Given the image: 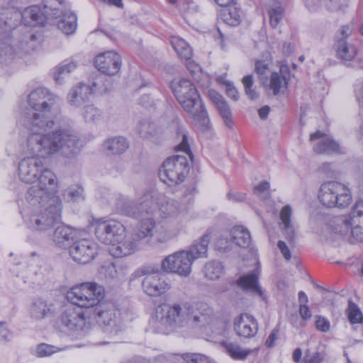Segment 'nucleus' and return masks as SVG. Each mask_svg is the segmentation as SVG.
Instances as JSON below:
<instances>
[{"mask_svg":"<svg viewBox=\"0 0 363 363\" xmlns=\"http://www.w3.org/2000/svg\"><path fill=\"white\" fill-rule=\"evenodd\" d=\"M57 96L44 87L33 90L28 96L29 106L35 112L25 121L24 125L31 135L38 136H72L74 131L69 123H58Z\"/></svg>","mask_w":363,"mask_h":363,"instance_id":"f257e3e1","label":"nucleus"},{"mask_svg":"<svg viewBox=\"0 0 363 363\" xmlns=\"http://www.w3.org/2000/svg\"><path fill=\"white\" fill-rule=\"evenodd\" d=\"M77 138H28L27 152L31 157L23 159L18 164V176L26 183L37 181L40 172L43 167L39 158L46 157L60 152L65 157L71 158L80 150Z\"/></svg>","mask_w":363,"mask_h":363,"instance_id":"f03ea898","label":"nucleus"},{"mask_svg":"<svg viewBox=\"0 0 363 363\" xmlns=\"http://www.w3.org/2000/svg\"><path fill=\"white\" fill-rule=\"evenodd\" d=\"M104 296L102 286L95 282H84L73 286L67 293L72 306L66 307L60 315L61 325L72 332L86 331L89 328L82 308L94 306Z\"/></svg>","mask_w":363,"mask_h":363,"instance_id":"7ed1b4c3","label":"nucleus"},{"mask_svg":"<svg viewBox=\"0 0 363 363\" xmlns=\"http://www.w3.org/2000/svg\"><path fill=\"white\" fill-rule=\"evenodd\" d=\"M172 89L180 105L203 129L210 128L207 111L194 84L185 78L174 79Z\"/></svg>","mask_w":363,"mask_h":363,"instance_id":"20e7f679","label":"nucleus"},{"mask_svg":"<svg viewBox=\"0 0 363 363\" xmlns=\"http://www.w3.org/2000/svg\"><path fill=\"white\" fill-rule=\"evenodd\" d=\"M32 213L26 220L29 228L35 231H46L60 220L62 201L59 196L42 199L39 203L29 204Z\"/></svg>","mask_w":363,"mask_h":363,"instance_id":"39448f33","label":"nucleus"},{"mask_svg":"<svg viewBox=\"0 0 363 363\" xmlns=\"http://www.w3.org/2000/svg\"><path fill=\"white\" fill-rule=\"evenodd\" d=\"M190 303H162L156 308V319L162 325L171 329L188 327Z\"/></svg>","mask_w":363,"mask_h":363,"instance_id":"423d86ee","label":"nucleus"},{"mask_svg":"<svg viewBox=\"0 0 363 363\" xmlns=\"http://www.w3.org/2000/svg\"><path fill=\"white\" fill-rule=\"evenodd\" d=\"M157 208L156 201L150 193L145 194L136 201L121 197L116 203L118 213L136 219L153 216Z\"/></svg>","mask_w":363,"mask_h":363,"instance_id":"0eeeda50","label":"nucleus"},{"mask_svg":"<svg viewBox=\"0 0 363 363\" xmlns=\"http://www.w3.org/2000/svg\"><path fill=\"white\" fill-rule=\"evenodd\" d=\"M37 181L38 184L30 187L26 193V199L29 204L39 203L42 199L57 196V179L51 170L43 167Z\"/></svg>","mask_w":363,"mask_h":363,"instance_id":"6e6552de","label":"nucleus"},{"mask_svg":"<svg viewBox=\"0 0 363 363\" xmlns=\"http://www.w3.org/2000/svg\"><path fill=\"white\" fill-rule=\"evenodd\" d=\"M318 199L325 207L345 208L351 203L352 196L345 184L337 182H328L320 186Z\"/></svg>","mask_w":363,"mask_h":363,"instance_id":"1a4fd4ad","label":"nucleus"},{"mask_svg":"<svg viewBox=\"0 0 363 363\" xmlns=\"http://www.w3.org/2000/svg\"><path fill=\"white\" fill-rule=\"evenodd\" d=\"M189 172V164L186 157L175 155L167 158L160 169L161 180L168 185L182 182Z\"/></svg>","mask_w":363,"mask_h":363,"instance_id":"9d476101","label":"nucleus"},{"mask_svg":"<svg viewBox=\"0 0 363 363\" xmlns=\"http://www.w3.org/2000/svg\"><path fill=\"white\" fill-rule=\"evenodd\" d=\"M138 276H145L142 288L150 296L158 297L168 291L172 286L165 276L148 267H143L136 271Z\"/></svg>","mask_w":363,"mask_h":363,"instance_id":"9b49d317","label":"nucleus"},{"mask_svg":"<svg viewBox=\"0 0 363 363\" xmlns=\"http://www.w3.org/2000/svg\"><path fill=\"white\" fill-rule=\"evenodd\" d=\"M101 300L94 306L96 320L105 332L116 335L122 329L120 311L114 304Z\"/></svg>","mask_w":363,"mask_h":363,"instance_id":"f8f14e48","label":"nucleus"},{"mask_svg":"<svg viewBox=\"0 0 363 363\" xmlns=\"http://www.w3.org/2000/svg\"><path fill=\"white\" fill-rule=\"evenodd\" d=\"M94 233L99 241L105 244H116L123 238L125 229L123 225L114 220H96L93 223Z\"/></svg>","mask_w":363,"mask_h":363,"instance_id":"ddd939ff","label":"nucleus"},{"mask_svg":"<svg viewBox=\"0 0 363 363\" xmlns=\"http://www.w3.org/2000/svg\"><path fill=\"white\" fill-rule=\"evenodd\" d=\"M27 41L11 35L0 37V68L10 65L27 51Z\"/></svg>","mask_w":363,"mask_h":363,"instance_id":"4468645a","label":"nucleus"},{"mask_svg":"<svg viewBox=\"0 0 363 363\" xmlns=\"http://www.w3.org/2000/svg\"><path fill=\"white\" fill-rule=\"evenodd\" d=\"M194 262L185 250L175 252L163 259L161 269L167 273L176 274L180 277H188L191 272Z\"/></svg>","mask_w":363,"mask_h":363,"instance_id":"2eb2a0df","label":"nucleus"},{"mask_svg":"<svg viewBox=\"0 0 363 363\" xmlns=\"http://www.w3.org/2000/svg\"><path fill=\"white\" fill-rule=\"evenodd\" d=\"M188 327L203 328L211 325L216 320L213 309L206 303L190 304Z\"/></svg>","mask_w":363,"mask_h":363,"instance_id":"dca6fc26","label":"nucleus"},{"mask_svg":"<svg viewBox=\"0 0 363 363\" xmlns=\"http://www.w3.org/2000/svg\"><path fill=\"white\" fill-rule=\"evenodd\" d=\"M69 252L74 262L85 264L96 257L98 254V245L91 240L79 239L73 242Z\"/></svg>","mask_w":363,"mask_h":363,"instance_id":"f3484780","label":"nucleus"},{"mask_svg":"<svg viewBox=\"0 0 363 363\" xmlns=\"http://www.w3.org/2000/svg\"><path fill=\"white\" fill-rule=\"evenodd\" d=\"M94 65L96 68L104 74L113 76L121 69V57L113 51H107L96 57Z\"/></svg>","mask_w":363,"mask_h":363,"instance_id":"a211bd4d","label":"nucleus"},{"mask_svg":"<svg viewBox=\"0 0 363 363\" xmlns=\"http://www.w3.org/2000/svg\"><path fill=\"white\" fill-rule=\"evenodd\" d=\"M233 329L238 336L250 339L257 335L258 323L252 315L243 313L234 318Z\"/></svg>","mask_w":363,"mask_h":363,"instance_id":"6ab92c4d","label":"nucleus"},{"mask_svg":"<svg viewBox=\"0 0 363 363\" xmlns=\"http://www.w3.org/2000/svg\"><path fill=\"white\" fill-rule=\"evenodd\" d=\"M182 227L180 221L161 220L155 230L154 239L159 243H166L179 235Z\"/></svg>","mask_w":363,"mask_h":363,"instance_id":"aec40b11","label":"nucleus"},{"mask_svg":"<svg viewBox=\"0 0 363 363\" xmlns=\"http://www.w3.org/2000/svg\"><path fill=\"white\" fill-rule=\"evenodd\" d=\"M139 240L134 235H123L120 240L113 244L110 248V253L115 257H123L134 253L138 247Z\"/></svg>","mask_w":363,"mask_h":363,"instance_id":"412c9836","label":"nucleus"},{"mask_svg":"<svg viewBox=\"0 0 363 363\" xmlns=\"http://www.w3.org/2000/svg\"><path fill=\"white\" fill-rule=\"evenodd\" d=\"M159 210L161 220L182 223L183 212L180 203L177 201L173 199L166 201L160 205Z\"/></svg>","mask_w":363,"mask_h":363,"instance_id":"4be33fe9","label":"nucleus"},{"mask_svg":"<svg viewBox=\"0 0 363 363\" xmlns=\"http://www.w3.org/2000/svg\"><path fill=\"white\" fill-rule=\"evenodd\" d=\"M91 89L89 85L80 83L72 87L68 94V101L71 106L80 107L89 101Z\"/></svg>","mask_w":363,"mask_h":363,"instance_id":"5701e85b","label":"nucleus"},{"mask_svg":"<svg viewBox=\"0 0 363 363\" xmlns=\"http://www.w3.org/2000/svg\"><path fill=\"white\" fill-rule=\"evenodd\" d=\"M289 71L286 66H281L279 72H272L270 74V80L269 88L272 90L274 95L283 93L288 86Z\"/></svg>","mask_w":363,"mask_h":363,"instance_id":"b1692460","label":"nucleus"},{"mask_svg":"<svg viewBox=\"0 0 363 363\" xmlns=\"http://www.w3.org/2000/svg\"><path fill=\"white\" fill-rule=\"evenodd\" d=\"M210 240L211 235L204 234L199 239L196 240L185 252L192 258L193 262L199 258L206 257Z\"/></svg>","mask_w":363,"mask_h":363,"instance_id":"393cba45","label":"nucleus"},{"mask_svg":"<svg viewBox=\"0 0 363 363\" xmlns=\"http://www.w3.org/2000/svg\"><path fill=\"white\" fill-rule=\"evenodd\" d=\"M53 311V305L42 298L35 299L29 309L30 317L37 320L50 316Z\"/></svg>","mask_w":363,"mask_h":363,"instance_id":"a878e982","label":"nucleus"},{"mask_svg":"<svg viewBox=\"0 0 363 363\" xmlns=\"http://www.w3.org/2000/svg\"><path fill=\"white\" fill-rule=\"evenodd\" d=\"M139 223L137 226V230L134 235L140 241L146 238H154L155 230L157 225L153 216L138 218Z\"/></svg>","mask_w":363,"mask_h":363,"instance_id":"bb28decb","label":"nucleus"},{"mask_svg":"<svg viewBox=\"0 0 363 363\" xmlns=\"http://www.w3.org/2000/svg\"><path fill=\"white\" fill-rule=\"evenodd\" d=\"M236 284L244 291H250L259 296H262V291L258 283V277L254 272L240 276L237 279Z\"/></svg>","mask_w":363,"mask_h":363,"instance_id":"cd10ccee","label":"nucleus"},{"mask_svg":"<svg viewBox=\"0 0 363 363\" xmlns=\"http://www.w3.org/2000/svg\"><path fill=\"white\" fill-rule=\"evenodd\" d=\"M220 12V19L226 24L231 26L239 25L242 21V11L235 2L227 7H223Z\"/></svg>","mask_w":363,"mask_h":363,"instance_id":"c85d7f7f","label":"nucleus"},{"mask_svg":"<svg viewBox=\"0 0 363 363\" xmlns=\"http://www.w3.org/2000/svg\"><path fill=\"white\" fill-rule=\"evenodd\" d=\"M129 146L125 138H108L102 145V150L108 155L121 154Z\"/></svg>","mask_w":363,"mask_h":363,"instance_id":"c756f323","label":"nucleus"},{"mask_svg":"<svg viewBox=\"0 0 363 363\" xmlns=\"http://www.w3.org/2000/svg\"><path fill=\"white\" fill-rule=\"evenodd\" d=\"M291 214L292 209L289 205L285 206L280 213V218L284 225V234L291 245L295 242V228L291 222Z\"/></svg>","mask_w":363,"mask_h":363,"instance_id":"7c9ffc66","label":"nucleus"},{"mask_svg":"<svg viewBox=\"0 0 363 363\" xmlns=\"http://www.w3.org/2000/svg\"><path fill=\"white\" fill-rule=\"evenodd\" d=\"M220 345L225 349L226 353L235 360H245L251 353V350L243 349L238 343L230 340L222 341Z\"/></svg>","mask_w":363,"mask_h":363,"instance_id":"2f4dec72","label":"nucleus"},{"mask_svg":"<svg viewBox=\"0 0 363 363\" xmlns=\"http://www.w3.org/2000/svg\"><path fill=\"white\" fill-rule=\"evenodd\" d=\"M77 232L74 229L65 225L58 226L53 233V241L56 245L65 246L71 241L76 240Z\"/></svg>","mask_w":363,"mask_h":363,"instance_id":"473e14b6","label":"nucleus"},{"mask_svg":"<svg viewBox=\"0 0 363 363\" xmlns=\"http://www.w3.org/2000/svg\"><path fill=\"white\" fill-rule=\"evenodd\" d=\"M60 21L57 22V27L66 35L72 34L77 28V16L69 10H66L57 16Z\"/></svg>","mask_w":363,"mask_h":363,"instance_id":"72a5a7b5","label":"nucleus"},{"mask_svg":"<svg viewBox=\"0 0 363 363\" xmlns=\"http://www.w3.org/2000/svg\"><path fill=\"white\" fill-rule=\"evenodd\" d=\"M352 223L350 215H344L334 217L330 220V227L335 233L346 235L350 232Z\"/></svg>","mask_w":363,"mask_h":363,"instance_id":"f704fd0d","label":"nucleus"},{"mask_svg":"<svg viewBox=\"0 0 363 363\" xmlns=\"http://www.w3.org/2000/svg\"><path fill=\"white\" fill-rule=\"evenodd\" d=\"M314 152L317 154H330L333 152L344 153L341 147L338 143L332 140L330 138H325L324 139L317 142L313 145Z\"/></svg>","mask_w":363,"mask_h":363,"instance_id":"c9c22d12","label":"nucleus"},{"mask_svg":"<svg viewBox=\"0 0 363 363\" xmlns=\"http://www.w3.org/2000/svg\"><path fill=\"white\" fill-rule=\"evenodd\" d=\"M335 46L337 56L342 60H352L357 55L356 48L345 39H337Z\"/></svg>","mask_w":363,"mask_h":363,"instance_id":"e433bc0d","label":"nucleus"},{"mask_svg":"<svg viewBox=\"0 0 363 363\" xmlns=\"http://www.w3.org/2000/svg\"><path fill=\"white\" fill-rule=\"evenodd\" d=\"M155 133L158 135L164 134L167 135L187 136L188 133L182 122L178 118H175L172 120L170 123L159 128Z\"/></svg>","mask_w":363,"mask_h":363,"instance_id":"4c0bfd02","label":"nucleus"},{"mask_svg":"<svg viewBox=\"0 0 363 363\" xmlns=\"http://www.w3.org/2000/svg\"><path fill=\"white\" fill-rule=\"evenodd\" d=\"M231 238L238 246L246 248L251 243L250 232L242 226H235L231 230Z\"/></svg>","mask_w":363,"mask_h":363,"instance_id":"58836bf2","label":"nucleus"},{"mask_svg":"<svg viewBox=\"0 0 363 363\" xmlns=\"http://www.w3.org/2000/svg\"><path fill=\"white\" fill-rule=\"evenodd\" d=\"M64 0H44L43 8L48 18H57V16L67 9L65 7Z\"/></svg>","mask_w":363,"mask_h":363,"instance_id":"ea45409f","label":"nucleus"},{"mask_svg":"<svg viewBox=\"0 0 363 363\" xmlns=\"http://www.w3.org/2000/svg\"><path fill=\"white\" fill-rule=\"evenodd\" d=\"M203 272L206 278L216 280L223 274L224 267L220 262L213 260L205 264Z\"/></svg>","mask_w":363,"mask_h":363,"instance_id":"a19ab883","label":"nucleus"},{"mask_svg":"<svg viewBox=\"0 0 363 363\" xmlns=\"http://www.w3.org/2000/svg\"><path fill=\"white\" fill-rule=\"evenodd\" d=\"M171 44L181 57L186 60H191L193 54L192 50L184 40L179 37H172Z\"/></svg>","mask_w":363,"mask_h":363,"instance_id":"79ce46f5","label":"nucleus"},{"mask_svg":"<svg viewBox=\"0 0 363 363\" xmlns=\"http://www.w3.org/2000/svg\"><path fill=\"white\" fill-rule=\"evenodd\" d=\"M19 16L20 15L18 13L12 14L9 11H6L0 14V27L4 32V34L2 35H8L6 33L17 26V18H18Z\"/></svg>","mask_w":363,"mask_h":363,"instance_id":"37998d69","label":"nucleus"},{"mask_svg":"<svg viewBox=\"0 0 363 363\" xmlns=\"http://www.w3.org/2000/svg\"><path fill=\"white\" fill-rule=\"evenodd\" d=\"M345 0H304L306 6L311 11L318 9L323 3L331 9H339Z\"/></svg>","mask_w":363,"mask_h":363,"instance_id":"c03bdc74","label":"nucleus"},{"mask_svg":"<svg viewBox=\"0 0 363 363\" xmlns=\"http://www.w3.org/2000/svg\"><path fill=\"white\" fill-rule=\"evenodd\" d=\"M255 72L257 74L261 84L267 86L268 76L270 73L269 62L267 60H257L255 64Z\"/></svg>","mask_w":363,"mask_h":363,"instance_id":"a18cd8bd","label":"nucleus"},{"mask_svg":"<svg viewBox=\"0 0 363 363\" xmlns=\"http://www.w3.org/2000/svg\"><path fill=\"white\" fill-rule=\"evenodd\" d=\"M25 15L27 18H30L33 21L39 24L43 23L45 19L50 18L47 17L44 8L41 9L38 6H32L28 8L26 11Z\"/></svg>","mask_w":363,"mask_h":363,"instance_id":"49530a36","label":"nucleus"},{"mask_svg":"<svg viewBox=\"0 0 363 363\" xmlns=\"http://www.w3.org/2000/svg\"><path fill=\"white\" fill-rule=\"evenodd\" d=\"M106 82H108V80H105V79L99 75L96 77L95 80L91 83V85L89 86L91 89V94L94 93H98L100 94H106L111 90L110 84L108 83L109 86L106 84Z\"/></svg>","mask_w":363,"mask_h":363,"instance_id":"de8ad7c7","label":"nucleus"},{"mask_svg":"<svg viewBox=\"0 0 363 363\" xmlns=\"http://www.w3.org/2000/svg\"><path fill=\"white\" fill-rule=\"evenodd\" d=\"M242 82L244 86L245 92L248 98L251 100H256L259 97V94L257 92L255 89H253L254 79L252 74H248L245 76Z\"/></svg>","mask_w":363,"mask_h":363,"instance_id":"09e8293b","label":"nucleus"},{"mask_svg":"<svg viewBox=\"0 0 363 363\" xmlns=\"http://www.w3.org/2000/svg\"><path fill=\"white\" fill-rule=\"evenodd\" d=\"M268 14L271 26L276 28L283 18L284 9L280 5L276 6L269 9Z\"/></svg>","mask_w":363,"mask_h":363,"instance_id":"8fccbe9b","label":"nucleus"},{"mask_svg":"<svg viewBox=\"0 0 363 363\" xmlns=\"http://www.w3.org/2000/svg\"><path fill=\"white\" fill-rule=\"evenodd\" d=\"M347 313L351 323H358L363 320V315L360 309L352 301H349Z\"/></svg>","mask_w":363,"mask_h":363,"instance_id":"3c124183","label":"nucleus"},{"mask_svg":"<svg viewBox=\"0 0 363 363\" xmlns=\"http://www.w3.org/2000/svg\"><path fill=\"white\" fill-rule=\"evenodd\" d=\"M83 189L79 186H72L65 190L64 199L68 201H77L82 198Z\"/></svg>","mask_w":363,"mask_h":363,"instance_id":"603ef678","label":"nucleus"},{"mask_svg":"<svg viewBox=\"0 0 363 363\" xmlns=\"http://www.w3.org/2000/svg\"><path fill=\"white\" fill-rule=\"evenodd\" d=\"M216 107L225 125L230 127L232 113L227 102L223 99L216 105Z\"/></svg>","mask_w":363,"mask_h":363,"instance_id":"864d4df0","label":"nucleus"},{"mask_svg":"<svg viewBox=\"0 0 363 363\" xmlns=\"http://www.w3.org/2000/svg\"><path fill=\"white\" fill-rule=\"evenodd\" d=\"M58 350L59 349L54 345L41 343L36 347L35 354L40 357H48L57 352Z\"/></svg>","mask_w":363,"mask_h":363,"instance_id":"5fc2aeb1","label":"nucleus"},{"mask_svg":"<svg viewBox=\"0 0 363 363\" xmlns=\"http://www.w3.org/2000/svg\"><path fill=\"white\" fill-rule=\"evenodd\" d=\"M350 216L353 220V223L359 222L363 224V200L358 201L355 203Z\"/></svg>","mask_w":363,"mask_h":363,"instance_id":"6e6d98bb","label":"nucleus"},{"mask_svg":"<svg viewBox=\"0 0 363 363\" xmlns=\"http://www.w3.org/2000/svg\"><path fill=\"white\" fill-rule=\"evenodd\" d=\"M101 276L108 279H113L118 277V271L116 265L113 263H108L103 265L99 271Z\"/></svg>","mask_w":363,"mask_h":363,"instance_id":"4d7b16f0","label":"nucleus"},{"mask_svg":"<svg viewBox=\"0 0 363 363\" xmlns=\"http://www.w3.org/2000/svg\"><path fill=\"white\" fill-rule=\"evenodd\" d=\"M84 117L86 121L94 122L98 120L101 116L100 111L93 105L84 106Z\"/></svg>","mask_w":363,"mask_h":363,"instance_id":"13d9d810","label":"nucleus"},{"mask_svg":"<svg viewBox=\"0 0 363 363\" xmlns=\"http://www.w3.org/2000/svg\"><path fill=\"white\" fill-rule=\"evenodd\" d=\"M269 183L267 182H262L254 189V194L259 196L261 199H267L269 196Z\"/></svg>","mask_w":363,"mask_h":363,"instance_id":"bf43d9fd","label":"nucleus"},{"mask_svg":"<svg viewBox=\"0 0 363 363\" xmlns=\"http://www.w3.org/2000/svg\"><path fill=\"white\" fill-rule=\"evenodd\" d=\"M315 328L318 331L322 333H328L330 330V323L325 317L317 315L315 316Z\"/></svg>","mask_w":363,"mask_h":363,"instance_id":"052dcab7","label":"nucleus"},{"mask_svg":"<svg viewBox=\"0 0 363 363\" xmlns=\"http://www.w3.org/2000/svg\"><path fill=\"white\" fill-rule=\"evenodd\" d=\"M350 232L357 242H363V224L362 223H352Z\"/></svg>","mask_w":363,"mask_h":363,"instance_id":"680f3d73","label":"nucleus"},{"mask_svg":"<svg viewBox=\"0 0 363 363\" xmlns=\"http://www.w3.org/2000/svg\"><path fill=\"white\" fill-rule=\"evenodd\" d=\"M184 359L187 363H207L206 357L201 354H184Z\"/></svg>","mask_w":363,"mask_h":363,"instance_id":"e2e57ef3","label":"nucleus"},{"mask_svg":"<svg viewBox=\"0 0 363 363\" xmlns=\"http://www.w3.org/2000/svg\"><path fill=\"white\" fill-rule=\"evenodd\" d=\"M177 151H182L187 154L191 161H193L194 155L191 151L187 138H182V142L176 147Z\"/></svg>","mask_w":363,"mask_h":363,"instance_id":"0e129e2a","label":"nucleus"},{"mask_svg":"<svg viewBox=\"0 0 363 363\" xmlns=\"http://www.w3.org/2000/svg\"><path fill=\"white\" fill-rule=\"evenodd\" d=\"M12 338V333L6 327L5 323H0V342H8Z\"/></svg>","mask_w":363,"mask_h":363,"instance_id":"69168bd1","label":"nucleus"},{"mask_svg":"<svg viewBox=\"0 0 363 363\" xmlns=\"http://www.w3.org/2000/svg\"><path fill=\"white\" fill-rule=\"evenodd\" d=\"M279 330L277 328H274L269 337L265 341V346L267 347H272L274 345V342L278 339Z\"/></svg>","mask_w":363,"mask_h":363,"instance_id":"338daca9","label":"nucleus"},{"mask_svg":"<svg viewBox=\"0 0 363 363\" xmlns=\"http://www.w3.org/2000/svg\"><path fill=\"white\" fill-rule=\"evenodd\" d=\"M322 360L321 355L318 352L307 354L304 357L305 363H321Z\"/></svg>","mask_w":363,"mask_h":363,"instance_id":"774afa93","label":"nucleus"}]
</instances>
